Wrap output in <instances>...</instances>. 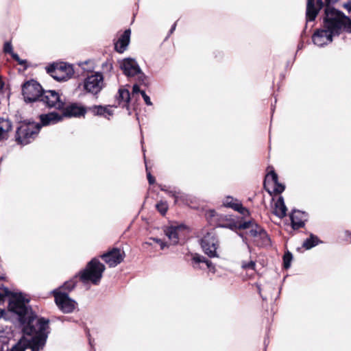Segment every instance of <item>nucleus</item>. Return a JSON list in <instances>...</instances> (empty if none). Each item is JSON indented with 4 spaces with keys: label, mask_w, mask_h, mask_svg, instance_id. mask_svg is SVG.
<instances>
[{
    "label": "nucleus",
    "mask_w": 351,
    "mask_h": 351,
    "mask_svg": "<svg viewBox=\"0 0 351 351\" xmlns=\"http://www.w3.org/2000/svg\"><path fill=\"white\" fill-rule=\"evenodd\" d=\"M7 296H11L8 308L19 316L23 333V337L10 351H25L27 348L31 351H39L43 349L49 333V319L38 318L27 306L29 300L25 299L22 293H13L8 288L0 287V302L4 301Z\"/></svg>",
    "instance_id": "f257e3e1"
},
{
    "label": "nucleus",
    "mask_w": 351,
    "mask_h": 351,
    "mask_svg": "<svg viewBox=\"0 0 351 351\" xmlns=\"http://www.w3.org/2000/svg\"><path fill=\"white\" fill-rule=\"evenodd\" d=\"M324 27L333 36H338L343 31L351 32V21L342 12L328 6L325 8Z\"/></svg>",
    "instance_id": "f03ea898"
},
{
    "label": "nucleus",
    "mask_w": 351,
    "mask_h": 351,
    "mask_svg": "<svg viewBox=\"0 0 351 351\" xmlns=\"http://www.w3.org/2000/svg\"><path fill=\"white\" fill-rule=\"evenodd\" d=\"M105 270V265L97 258H93L86 268L79 273L80 279L84 283L98 285Z\"/></svg>",
    "instance_id": "7ed1b4c3"
},
{
    "label": "nucleus",
    "mask_w": 351,
    "mask_h": 351,
    "mask_svg": "<svg viewBox=\"0 0 351 351\" xmlns=\"http://www.w3.org/2000/svg\"><path fill=\"white\" fill-rule=\"evenodd\" d=\"M47 72L57 81H66L74 73L71 65L66 63L53 64L47 69Z\"/></svg>",
    "instance_id": "20e7f679"
},
{
    "label": "nucleus",
    "mask_w": 351,
    "mask_h": 351,
    "mask_svg": "<svg viewBox=\"0 0 351 351\" xmlns=\"http://www.w3.org/2000/svg\"><path fill=\"white\" fill-rule=\"evenodd\" d=\"M104 87V76L99 72L88 76L83 82L84 90L93 95L98 94Z\"/></svg>",
    "instance_id": "39448f33"
},
{
    "label": "nucleus",
    "mask_w": 351,
    "mask_h": 351,
    "mask_svg": "<svg viewBox=\"0 0 351 351\" xmlns=\"http://www.w3.org/2000/svg\"><path fill=\"white\" fill-rule=\"evenodd\" d=\"M22 93L25 101L31 103L38 100L40 101L43 90L38 82L32 80L24 84Z\"/></svg>",
    "instance_id": "423d86ee"
},
{
    "label": "nucleus",
    "mask_w": 351,
    "mask_h": 351,
    "mask_svg": "<svg viewBox=\"0 0 351 351\" xmlns=\"http://www.w3.org/2000/svg\"><path fill=\"white\" fill-rule=\"evenodd\" d=\"M55 298V302L58 307L64 313L73 311L77 304L76 302L71 299L67 293H62L58 289L52 291Z\"/></svg>",
    "instance_id": "0eeeda50"
},
{
    "label": "nucleus",
    "mask_w": 351,
    "mask_h": 351,
    "mask_svg": "<svg viewBox=\"0 0 351 351\" xmlns=\"http://www.w3.org/2000/svg\"><path fill=\"white\" fill-rule=\"evenodd\" d=\"M40 127L34 130L32 125H21L16 130V140L18 143L23 145H27L31 142L34 136L38 133Z\"/></svg>",
    "instance_id": "6e6552de"
},
{
    "label": "nucleus",
    "mask_w": 351,
    "mask_h": 351,
    "mask_svg": "<svg viewBox=\"0 0 351 351\" xmlns=\"http://www.w3.org/2000/svg\"><path fill=\"white\" fill-rule=\"evenodd\" d=\"M40 101L49 108H53L56 110L64 108V101L61 99L59 93L55 90L43 91Z\"/></svg>",
    "instance_id": "1a4fd4ad"
},
{
    "label": "nucleus",
    "mask_w": 351,
    "mask_h": 351,
    "mask_svg": "<svg viewBox=\"0 0 351 351\" xmlns=\"http://www.w3.org/2000/svg\"><path fill=\"white\" fill-rule=\"evenodd\" d=\"M217 226L222 228H229L230 230L246 229L251 224V221L243 223H238L234 219L228 215H220L217 218Z\"/></svg>",
    "instance_id": "9d476101"
},
{
    "label": "nucleus",
    "mask_w": 351,
    "mask_h": 351,
    "mask_svg": "<svg viewBox=\"0 0 351 351\" xmlns=\"http://www.w3.org/2000/svg\"><path fill=\"white\" fill-rule=\"evenodd\" d=\"M202 247L204 252L210 257L217 256L218 240L212 233H208L202 239Z\"/></svg>",
    "instance_id": "9b49d317"
},
{
    "label": "nucleus",
    "mask_w": 351,
    "mask_h": 351,
    "mask_svg": "<svg viewBox=\"0 0 351 351\" xmlns=\"http://www.w3.org/2000/svg\"><path fill=\"white\" fill-rule=\"evenodd\" d=\"M101 257L109 267H114L123 261L125 252L120 249L113 248L101 255Z\"/></svg>",
    "instance_id": "f8f14e48"
},
{
    "label": "nucleus",
    "mask_w": 351,
    "mask_h": 351,
    "mask_svg": "<svg viewBox=\"0 0 351 351\" xmlns=\"http://www.w3.org/2000/svg\"><path fill=\"white\" fill-rule=\"evenodd\" d=\"M332 0H325V3L326 4V7L330 6V3H331ZM317 7H315V0H307V5H306V21H313L318 12L319 10L323 7L324 2L322 0H317Z\"/></svg>",
    "instance_id": "ddd939ff"
},
{
    "label": "nucleus",
    "mask_w": 351,
    "mask_h": 351,
    "mask_svg": "<svg viewBox=\"0 0 351 351\" xmlns=\"http://www.w3.org/2000/svg\"><path fill=\"white\" fill-rule=\"evenodd\" d=\"M123 73L128 77H133L136 75H142L141 70L136 62L132 58H125L123 60L120 64Z\"/></svg>",
    "instance_id": "4468645a"
},
{
    "label": "nucleus",
    "mask_w": 351,
    "mask_h": 351,
    "mask_svg": "<svg viewBox=\"0 0 351 351\" xmlns=\"http://www.w3.org/2000/svg\"><path fill=\"white\" fill-rule=\"evenodd\" d=\"M332 36H334L324 27L323 29L317 30L314 33L313 41L315 45L322 47L324 45L331 43Z\"/></svg>",
    "instance_id": "2eb2a0df"
},
{
    "label": "nucleus",
    "mask_w": 351,
    "mask_h": 351,
    "mask_svg": "<svg viewBox=\"0 0 351 351\" xmlns=\"http://www.w3.org/2000/svg\"><path fill=\"white\" fill-rule=\"evenodd\" d=\"M61 110H62V117H79L84 115L86 112L84 106L75 103L67 106L64 104V108Z\"/></svg>",
    "instance_id": "dca6fc26"
},
{
    "label": "nucleus",
    "mask_w": 351,
    "mask_h": 351,
    "mask_svg": "<svg viewBox=\"0 0 351 351\" xmlns=\"http://www.w3.org/2000/svg\"><path fill=\"white\" fill-rule=\"evenodd\" d=\"M223 204L226 207L231 208L234 210L239 212L243 216H247L250 215L249 210L243 206L241 202L237 199H234L232 197H226Z\"/></svg>",
    "instance_id": "f3484780"
},
{
    "label": "nucleus",
    "mask_w": 351,
    "mask_h": 351,
    "mask_svg": "<svg viewBox=\"0 0 351 351\" xmlns=\"http://www.w3.org/2000/svg\"><path fill=\"white\" fill-rule=\"evenodd\" d=\"M291 225L293 229H298L304 226L307 215L300 210H293L290 215Z\"/></svg>",
    "instance_id": "a211bd4d"
},
{
    "label": "nucleus",
    "mask_w": 351,
    "mask_h": 351,
    "mask_svg": "<svg viewBox=\"0 0 351 351\" xmlns=\"http://www.w3.org/2000/svg\"><path fill=\"white\" fill-rule=\"evenodd\" d=\"M131 31L126 29L114 43L115 50L119 53H123L127 49L130 39Z\"/></svg>",
    "instance_id": "6ab92c4d"
},
{
    "label": "nucleus",
    "mask_w": 351,
    "mask_h": 351,
    "mask_svg": "<svg viewBox=\"0 0 351 351\" xmlns=\"http://www.w3.org/2000/svg\"><path fill=\"white\" fill-rule=\"evenodd\" d=\"M270 182L273 184L274 192L281 193L284 191L285 187L283 184L278 182V175L274 171H271L267 174L264 184L265 186L267 183L269 184Z\"/></svg>",
    "instance_id": "aec40b11"
},
{
    "label": "nucleus",
    "mask_w": 351,
    "mask_h": 351,
    "mask_svg": "<svg viewBox=\"0 0 351 351\" xmlns=\"http://www.w3.org/2000/svg\"><path fill=\"white\" fill-rule=\"evenodd\" d=\"M130 99V94L128 89L121 87L116 95V101L118 106L128 108Z\"/></svg>",
    "instance_id": "412c9836"
},
{
    "label": "nucleus",
    "mask_w": 351,
    "mask_h": 351,
    "mask_svg": "<svg viewBox=\"0 0 351 351\" xmlns=\"http://www.w3.org/2000/svg\"><path fill=\"white\" fill-rule=\"evenodd\" d=\"M62 119V115L57 112H50L40 115V120L43 125H49L57 123Z\"/></svg>",
    "instance_id": "4be33fe9"
},
{
    "label": "nucleus",
    "mask_w": 351,
    "mask_h": 351,
    "mask_svg": "<svg viewBox=\"0 0 351 351\" xmlns=\"http://www.w3.org/2000/svg\"><path fill=\"white\" fill-rule=\"evenodd\" d=\"M12 127V123L9 119L0 117V141L8 139Z\"/></svg>",
    "instance_id": "5701e85b"
},
{
    "label": "nucleus",
    "mask_w": 351,
    "mask_h": 351,
    "mask_svg": "<svg viewBox=\"0 0 351 351\" xmlns=\"http://www.w3.org/2000/svg\"><path fill=\"white\" fill-rule=\"evenodd\" d=\"M274 214L279 218H283L287 215V207L284 202L282 197H279L275 203Z\"/></svg>",
    "instance_id": "b1692460"
},
{
    "label": "nucleus",
    "mask_w": 351,
    "mask_h": 351,
    "mask_svg": "<svg viewBox=\"0 0 351 351\" xmlns=\"http://www.w3.org/2000/svg\"><path fill=\"white\" fill-rule=\"evenodd\" d=\"M88 110L95 115H102L105 117H108L112 115V111L107 107H104L102 106H94L92 107H89Z\"/></svg>",
    "instance_id": "393cba45"
},
{
    "label": "nucleus",
    "mask_w": 351,
    "mask_h": 351,
    "mask_svg": "<svg viewBox=\"0 0 351 351\" xmlns=\"http://www.w3.org/2000/svg\"><path fill=\"white\" fill-rule=\"evenodd\" d=\"M179 231L178 227H169L166 231V235L168 237L171 244H177L179 241Z\"/></svg>",
    "instance_id": "a878e982"
},
{
    "label": "nucleus",
    "mask_w": 351,
    "mask_h": 351,
    "mask_svg": "<svg viewBox=\"0 0 351 351\" xmlns=\"http://www.w3.org/2000/svg\"><path fill=\"white\" fill-rule=\"evenodd\" d=\"M247 228H250V230L247 234L254 239V242L258 241V237L263 229L252 221H251L250 226L246 229Z\"/></svg>",
    "instance_id": "bb28decb"
},
{
    "label": "nucleus",
    "mask_w": 351,
    "mask_h": 351,
    "mask_svg": "<svg viewBox=\"0 0 351 351\" xmlns=\"http://www.w3.org/2000/svg\"><path fill=\"white\" fill-rule=\"evenodd\" d=\"M193 267L197 268V265H199L201 263H206L207 267L208 269H210L213 267L212 262L206 259L203 256H200L199 254H195L193 257Z\"/></svg>",
    "instance_id": "cd10ccee"
},
{
    "label": "nucleus",
    "mask_w": 351,
    "mask_h": 351,
    "mask_svg": "<svg viewBox=\"0 0 351 351\" xmlns=\"http://www.w3.org/2000/svg\"><path fill=\"white\" fill-rule=\"evenodd\" d=\"M256 243L260 246H267L270 245V239L267 233L264 230L261 232L258 241H256Z\"/></svg>",
    "instance_id": "c85d7f7f"
},
{
    "label": "nucleus",
    "mask_w": 351,
    "mask_h": 351,
    "mask_svg": "<svg viewBox=\"0 0 351 351\" xmlns=\"http://www.w3.org/2000/svg\"><path fill=\"white\" fill-rule=\"evenodd\" d=\"M319 240L317 238V237L313 234H311L310 237L304 241L303 243V247L308 250L317 245L319 243Z\"/></svg>",
    "instance_id": "c756f323"
},
{
    "label": "nucleus",
    "mask_w": 351,
    "mask_h": 351,
    "mask_svg": "<svg viewBox=\"0 0 351 351\" xmlns=\"http://www.w3.org/2000/svg\"><path fill=\"white\" fill-rule=\"evenodd\" d=\"M156 209L162 215H165L168 210V205L166 202H160L156 204Z\"/></svg>",
    "instance_id": "7c9ffc66"
},
{
    "label": "nucleus",
    "mask_w": 351,
    "mask_h": 351,
    "mask_svg": "<svg viewBox=\"0 0 351 351\" xmlns=\"http://www.w3.org/2000/svg\"><path fill=\"white\" fill-rule=\"evenodd\" d=\"M292 258H293L292 254L289 252H287L284 254L283 264H284V267L285 269H288L290 267Z\"/></svg>",
    "instance_id": "2f4dec72"
},
{
    "label": "nucleus",
    "mask_w": 351,
    "mask_h": 351,
    "mask_svg": "<svg viewBox=\"0 0 351 351\" xmlns=\"http://www.w3.org/2000/svg\"><path fill=\"white\" fill-rule=\"evenodd\" d=\"M166 186H161L160 189L161 191H165L169 195L175 198V202H177L178 201L179 195L180 194V192H176L175 190H168L165 188Z\"/></svg>",
    "instance_id": "473e14b6"
},
{
    "label": "nucleus",
    "mask_w": 351,
    "mask_h": 351,
    "mask_svg": "<svg viewBox=\"0 0 351 351\" xmlns=\"http://www.w3.org/2000/svg\"><path fill=\"white\" fill-rule=\"evenodd\" d=\"M112 62L110 60H107L102 63L101 68L104 72H110L112 69Z\"/></svg>",
    "instance_id": "72a5a7b5"
},
{
    "label": "nucleus",
    "mask_w": 351,
    "mask_h": 351,
    "mask_svg": "<svg viewBox=\"0 0 351 351\" xmlns=\"http://www.w3.org/2000/svg\"><path fill=\"white\" fill-rule=\"evenodd\" d=\"M76 280L75 279L66 281L63 285V288L69 291H71L75 286Z\"/></svg>",
    "instance_id": "f704fd0d"
},
{
    "label": "nucleus",
    "mask_w": 351,
    "mask_h": 351,
    "mask_svg": "<svg viewBox=\"0 0 351 351\" xmlns=\"http://www.w3.org/2000/svg\"><path fill=\"white\" fill-rule=\"evenodd\" d=\"M256 263L254 261H250V262H243L242 263V267L245 269H255Z\"/></svg>",
    "instance_id": "c9c22d12"
},
{
    "label": "nucleus",
    "mask_w": 351,
    "mask_h": 351,
    "mask_svg": "<svg viewBox=\"0 0 351 351\" xmlns=\"http://www.w3.org/2000/svg\"><path fill=\"white\" fill-rule=\"evenodd\" d=\"M14 60H15L19 64L26 66V60H21L18 54L12 52L10 53Z\"/></svg>",
    "instance_id": "e433bc0d"
},
{
    "label": "nucleus",
    "mask_w": 351,
    "mask_h": 351,
    "mask_svg": "<svg viewBox=\"0 0 351 351\" xmlns=\"http://www.w3.org/2000/svg\"><path fill=\"white\" fill-rule=\"evenodd\" d=\"M141 94L145 104L148 106H151L152 104L151 102L150 98L148 95H146L145 92L144 90H142L141 92Z\"/></svg>",
    "instance_id": "4c0bfd02"
},
{
    "label": "nucleus",
    "mask_w": 351,
    "mask_h": 351,
    "mask_svg": "<svg viewBox=\"0 0 351 351\" xmlns=\"http://www.w3.org/2000/svg\"><path fill=\"white\" fill-rule=\"evenodd\" d=\"M3 50L5 53H12L13 51L11 43L9 42L5 43L4 45Z\"/></svg>",
    "instance_id": "58836bf2"
},
{
    "label": "nucleus",
    "mask_w": 351,
    "mask_h": 351,
    "mask_svg": "<svg viewBox=\"0 0 351 351\" xmlns=\"http://www.w3.org/2000/svg\"><path fill=\"white\" fill-rule=\"evenodd\" d=\"M153 241H155L156 243H158L160 246V249L161 250H163L165 247V243L161 240V239H153Z\"/></svg>",
    "instance_id": "ea45409f"
},
{
    "label": "nucleus",
    "mask_w": 351,
    "mask_h": 351,
    "mask_svg": "<svg viewBox=\"0 0 351 351\" xmlns=\"http://www.w3.org/2000/svg\"><path fill=\"white\" fill-rule=\"evenodd\" d=\"M142 90H140L139 86L137 84H134L132 87V94L141 93Z\"/></svg>",
    "instance_id": "a19ab883"
},
{
    "label": "nucleus",
    "mask_w": 351,
    "mask_h": 351,
    "mask_svg": "<svg viewBox=\"0 0 351 351\" xmlns=\"http://www.w3.org/2000/svg\"><path fill=\"white\" fill-rule=\"evenodd\" d=\"M147 180L150 184H152L155 182V178L151 175L150 172L147 173Z\"/></svg>",
    "instance_id": "79ce46f5"
},
{
    "label": "nucleus",
    "mask_w": 351,
    "mask_h": 351,
    "mask_svg": "<svg viewBox=\"0 0 351 351\" xmlns=\"http://www.w3.org/2000/svg\"><path fill=\"white\" fill-rule=\"evenodd\" d=\"M176 23H175L172 25V27H171V29H170V31H169V33H170V34H172V33L174 32V30L176 29Z\"/></svg>",
    "instance_id": "37998d69"
},
{
    "label": "nucleus",
    "mask_w": 351,
    "mask_h": 351,
    "mask_svg": "<svg viewBox=\"0 0 351 351\" xmlns=\"http://www.w3.org/2000/svg\"><path fill=\"white\" fill-rule=\"evenodd\" d=\"M4 311L0 308V319L3 317Z\"/></svg>",
    "instance_id": "c03bdc74"
},
{
    "label": "nucleus",
    "mask_w": 351,
    "mask_h": 351,
    "mask_svg": "<svg viewBox=\"0 0 351 351\" xmlns=\"http://www.w3.org/2000/svg\"><path fill=\"white\" fill-rule=\"evenodd\" d=\"M3 87V82H2V80L0 79V90L2 89Z\"/></svg>",
    "instance_id": "a18cd8bd"
},
{
    "label": "nucleus",
    "mask_w": 351,
    "mask_h": 351,
    "mask_svg": "<svg viewBox=\"0 0 351 351\" xmlns=\"http://www.w3.org/2000/svg\"><path fill=\"white\" fill-rule=\"evenodd\" d=\"M240 235H241V237L243 238V240L245 242V239H246V238H245V237L244 238V237H243V235H242V234H240Z\"/></svg>",
    "instance_id": "49530a36"
},
{
    "label": "nucleus",
    "mask_w": 351,
    "mask_h": 351,
    "mask_svg": "<svg viewBox=\"0 0 351 351\" xmlns=\"http://www.w3.org/2000/svg\"><path fill=\"white\" fill-rule=\"evenodd\" d=\"M89 343H90V345L92 344L90 339H89Z\"/></svg>",
    "instance_id": "de8ad7c7"
}]
</instances>
